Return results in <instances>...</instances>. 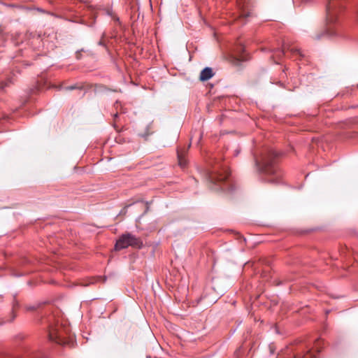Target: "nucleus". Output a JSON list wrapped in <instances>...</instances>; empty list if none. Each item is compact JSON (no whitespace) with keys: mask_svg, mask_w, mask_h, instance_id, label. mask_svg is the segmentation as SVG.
<instances>
[{"mask_svg":"<svg viewBox=\"0 0 358 358\" xmlns=\"http://www.w3.org/2000/svg\"><path fill=\"white\" fill-rule=\"evenodd\" d=\"M76 57L78 59H80V57H81V53H80V51H77L76 53Z\"/></svg>","mask_w":358,"mask_h":358,"instance_id":"obj_16","label":"nucleus"},{"mask_svg":"<svg viewBox=\"0 0 358 358\" xmlns=\"http://www.w3.org/2000/svg\"><path fill=\"white\" fill-rule=\"evenodd\" d=\"M229 176L228 167L217 162L207 171L206 178L210 189L218 190L223 189L222 185L227 180Z\"/></svg>","mask_w":358,"mask_h":358,"instance_id":"obj_3","label":"nucleus"},{"mask_svg":"<svg viewBox=\"0 0 358 358\" xmlns=\"http://www.w3.org/2000/svg\"><path fill=\"white\" fill-rule=\"evenodd\" d=\"M344 6L341 0H329L327 6V22L324 31L317 34L313 38L320 40L336 36L338 32L339 15L342 13Z\"/></svg>","mask_w":358,"mask_h":358,"instance_id":"obj_2","label":"nucleus"},{"mask_svg":"<svg viewBox=\"0 0 358 358\" xmlns=\"http://www.w3.org/2000/svg\"><path fill=\"white\" fill-rule=\"evenodd\" d=\"M49 339L61 345H66L67 343L64 338H62L59 335L51 331H50Z\"/></svg>","mask_w":358,"mask_h":358,"instance_id":"obj_7","label":"nucleus"},{"mask_svg":"<svg viewBox=\"0 0 358 358\" xmlns=\"http://www.w3.org/2000/svg\"><path fill=\"white\" fill-rule=\"evenodd\" d=\"M238 52L240 53V55H238V59L239 61L242 62V61H245L248 59L247 55L244 54L245 48L243 45H240L238 48Z\"/></svg>","mask_w":358,"mask_h":358,"instance_id":"obj_10","label":"nucleus"},{"mask_svg":"<svg viewBox=\"0 0 358 358\" xmlns=\"http://www.w3.org/2000/svg\"><path fill=\"white\" fill-rule=\"evenodd\" d=\"M0 358H1V357H0Z\"/></svg>","mask_w":358,"mask_h":358,"instance_id":"obj_24","label":"nucleus"},{"mask_svg":"<svg viewBox=\"0 0 358 358\" xmlns=\"http://www.w3.org/2000/svg\"><path fill=\"white\" fill-rule=\"evenodd\" d=\"M214 76L213 69L210 67L204 68L200 73L199 78L201 81H206L210 79Z\"/></svg>","mask_w":358,"mask_h":358,"instance_id":"obj_6","label":"nucleus"},{"mask_svg":"<svg viewBox=\"0 0 358 358\" xmlns=\"http://www.w3.org/2000/svg\"><path fill=\"white\" fill-rule=\"evenodd\" d=\"M48 334H50V332L48 333ZM45 336L46 337L48 336V331H45ZM48 336H49V335H48Z\"/></svg>","mask_w":358,"mask_h":358,"instance_id":"obj_22","label":"nucleus"},{"mask_svg":"<svg viewBox=\"0 0 358 358\" xmlns=\"http://www.w3.org/2000/svg\"><path fill=\"white\" fill-rule=\"evenodd\" d=\"M43 86H44V82H43V78H41L40 80L37 81L36 87L34 89H32L31 90L33 91V93L37 92L43 90Z\"/></svg>","mask_w":358,"mask_h":358,"instance_id":"obj_11","label":"nucleus"},{"mask_svg":"<svg viewBox=\"0 0 358 358\" xmlns=\"http://www.w3.org/2000/svg\"><path fill=\"white\" fill-rule=\"evenodd\" d=\"M48 334H50V332L48 333ZM45 336L46 337L48 336V331H45ZM48 336H49V335H48Z\"/></svg>","mask_w":358,"mask_h":358,"instance_id":"obj_20","label":"nucleus"},{"mask_svg":"<svg viewBox=\"0 0 358 358\" xmlns=\"http://www.w3.org/2000/svg\"><path fill=\"white\" fill-rule=\"evenodd\" d=\"M42 306L41 303H36L35 305L29 306L27 307V310H36Z\"/></svg>","mask_w":358,"mask_h":358,"instance_id":"obj_12","label":"nucleus"},{"mask_svg":"<svg viewBox=\"0 0 358 358\" xmlns=\"http://www.w3.org/2000/svg\"><path fill=\"white\" fill-rule=\"evenodd\" d=\"M322 345L323 341L320 339L315 341L314 347L312 348H308L304 344H300L292 350V358H319L317 353L321 351Z\"/></svg>","mask_w":358,"mask_h":358,"instance_id":"obj_4","label":"nucleus"},{"mask_svg":"<svg viewBox=\"0 0 358 358\" xmlns=\"http://www.w3.org/2000/svg\"><path fill=\"white\" fill-rule=\"evenodd\" d=\"M245 1L246 0H237V1L238 2V6L240 7V9L243 10L245 7Z\"/></svg>","mask_w":358,"mask_h":358,"instance_id":"obj_14","label":"nucleus"},{"mask_svg":"<svg viewBox=\"0 0 358 358\" xmlns=\"http://www.w3.org/2000/svg\"><path fill=\"white\" fill-rule=\"evenodd\" d=\"M7 85V83H2L1 85V88L3 89Z\"/></svg>","mask_w":358,"mask_h":358,"instance_id":"obj_17","label":"nucleus"},{"mask_svg":"<svg viewBox=\"0 0 358 358\" xmlns=\"http://www.w3.org/2000/svg\"><path fill=\"white\" fill-rule=\"evenodd\" d=\"M249 15H250L249 13H246L245 11L242 10L241 13L240 14V17H248Z\"/></svg>","mask_w":358,"mask_h":358,"instance_id":"obj_15","label":"nucleus"},{"mask_svg":"<svg viewBox=\"0 0 358 358\" xmlns=\"http://www.w3.org/2000/svg\"><path fill=\"white\" fill-rule=\"evenodd\" d=\"M45 85H46V89H47V88L48 87V83H45Z\"/></svg>","mask_w":358,"mask_h":358,"instance_id":"obj_23","label":"nucleus"},{"mask_svg":"<svg viewBox=\"0 0 358 358\" xmlns=\"http://www.w3.org/2000/svg\"><path fill=\"white\" fill-rule=\"evenodd\" d=\"M117 116H118V113H116L114 115V118H115H115H117Z\"/></svg>","mask_w":358,"mask_h":358,"instance_id":"obj_18","label":"nucleus"},{"mask_svg":"<svg viewBox=\"0 0 358 358\" xmlns=\"http://www.w3.org/2000/svg\"><path fill=\"white\" fill-rule=\"evenodd\" d=\"M178 164L181 167H185L187 164V160L185 159V151L178 150L177 152Z\"/></svg>","mask_w":358,"mask_h":358,"instance_id":"obj_9","label":"nucleus"},{"mask_svg":"<svg viewBox=\"0 0 358 358\" xmlns=\"http://www.w3.org/2000/svg\"><path fill=\"white\" fill-rule=\"evenodd\" d=\"M18 302L17 301H14L13 302V311H12V319H11V321L15 319V317H16V314L15 313V309L18 307Z\"/></svg>","mask_w":358,"mask_h":358,"instance_id":"obj_13","label":"nucleus"},{"mask_svg":"<svg viewBox=\"0 0 358 358\" xmlns=\"http://www.w3.org/2000/svg\"><path fill=\"white\" fill-rule=\"evenodd\" d=\"M288 51H289L292 55L302 56L299 49L296 48H289L286 45H283L282 50H278V52L279 53V56H281L285 55Z\"/></svg>","mask_w":358,"mask_h":358,"instance_id":"obj_8","label":"nucleus"},{"mask_svg":"<svg viewBox=\"0 0 358 358\" xmlns=\"http://www.w3.org/2000/svg\"><path fill=\"white\" fill-rule=\"evenodd\" d=\"M37 10H38V11L41 12V13H43V10L42 9H41V8H37Z\"/></svg>","mask_w":358,"mask_h":358,"instance_id":"obj_19","label":"nucleus"},{"mask_svg":"<svg viewBox=\"0 0 358 358\" xmlns=\"http://www.w3.org/2000/svg\"><path fill=\"white\" fill-rule=\"evenodd\" d=\"M48 334H50V332L48 333ZM45 336L46 337L48 336V331H45ZM48 336H49V335H48Z\"/></svg>","mask_w":358,"mask_h":358,"instance_id":"obj_21","label":"nucleus"},{"mask_svg":"<svg viewBox=\"0 0 358 358\" xmlns=\"http://www.w3.org/2000/svg\"><path fill=\"white\" fill-rule=\"evenodd\" d=\"M280 153L273 149H266L262 153L260 157L254 155L255 166L259 173L266 177H271L267 180L269 182L277 183L279 182L281 175L278 168V159Z\"/></svg>","mask_w":358,"mask_h":358,"instance_id":"obj_1","label":"nucleus"},{"mask_svg":"<svg viewBox=\"0 0 358 358\" xmlns=\"http://www.w3.org/2000/svg\"><path fill=\"white\" fill-rule=\"evenodd\" d=\"M143 245V241L140 238L130 233H126L120 236L115 243V249L116 250H120L129 246L134 248L141 249Z\"/></svg>","mask_w":358,"mask_h":358,"instance_id":"obj_5","label":"nucleus"}]
</instances>
